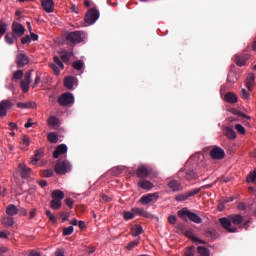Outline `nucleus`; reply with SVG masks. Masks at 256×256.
Masks as SVG:
<instances>
[{
    "label": "nucleus",
    "mask_w": 256,
    "mask_h": 256,
    "mask_svg": "<svg viewBox=\"0 0 256 256\" xmlns=\"http://www.w3.org/2000/svg\"><path fill=\"white\" fill-rule=\"evenodd\" d=\"M177 215H178L179 219H181L182 221H185V222H188V219H189L191 222H193L195 224L203 223V219L196 213L190 211V209L187 207L179 210L177 212Z\"/></svg>",
    "instance_id": "nucleus-1"
},
{
    "label": "nucleus",
    "mask_w": 256,
    "mask_h": 256,
    "mask_svg": "<svg viewBox=\"0 0 256 256\" xmlns=\"http://www.w3.org/2000/svg\"><path fill=\"white\" fill-rule=\"evenodd\" d=\"M83 40L84 33L82 31H72L66 35V41L73 45L80 44Z\"/></svg>",
    "instance_id": "nucleus-2"
},
{
    "label": "nucleus",
    "mask_w": 256,
    "mask_h": 256,
    "mask_svg": "<svg viewBox=\"0 0 256 256\" xmlns=\"http://www.w3.org/2000/svg\"><path fill=\"white\" fill-rule=\"evenodd\" d=\"M58 175H64L71 170V165L68 161H58L54 168Z\"/></svg>",
    "instance_id": "nucleus-3"
},
{
    "label": "nucleus",
    "mask_w": 256,
    "mask_h": 256,
    "mask_svg": "<svg viewBox=\"0 0 256 256\" xmlns=\"http://www.w3.org/2000/svg\"><path fill=\"white\" fill-rule=\"evenodd\" d=\"M100 13L97 9H90L85 16L86 24L93 25L99 19Z\"/></svg>",
    "instance_id": "nucleus-4"
},
{
    "label": "nucleus",
    "mask_w": 256,
    "mask_h": 256,
    "mask_svg": "<svg viewBox=\"0 0 256 256\" xmlns=\"http://www.w3.org/2000/svg\"><path fill=\"white\" fill-rule=\"evenodd\" d=\"M158 199H159L158 192L150 193L148 195L142 196L139 200V203H141V205H149V203H157Z\"/></svg>",
    "instance_id": "nucleus-5"
},
{
    "label": "nucleus",
    "mask_w": 256,
    "mask_h": 256,
    "mask_svg": "<svg viewBox=\"0 0 256 256\" xmlns=\"http://www.w3.org/2000/svg\"><path fill=\"white\" fill-rule=\"evenodd\" d=\"M219 223L221 226L228 232V233H236L237 228L232 227L233 224L231 222L230 216L228 217H222L219 219Z\"/></svg>",
    "instance_id": "nucleus-6"
},
{
    "label": "nucleus",
    "mask_w": 256,
    "mask_h": 256,
    "mask_svg": "<svg viewBox=\"0 0 256 256\" xmlns=\"http://www.w3.org/2000/svg\"><path fill=\"white\" fill-rule=\"evenodd\" d=\"M58 103L60 104V106H68L70 104H73V94H71V92H64V94H61V96H59Z\"/></svg>",
    "instance_id": "nucleus-7"
},
{
    "label": "nucleus",
    "mask_w": 256,
    "mask_h": 256,
    "mask_svg": "<svg viewBox=\"0 0 256 256\" xmlns=\"http://www.w3.org/2000/svg\"><path fill=\"white\" fill-rule=\"evenodd\" d=\"M200 193V189H193L185 193H180L175 196V201H187L190 197H193Z\"/></svg>",
    "instance_id": "nucleus-8"
},
{
    "label": "nucleus",
    "mask_w": 256,
    "mask_h": 256,
    "mask_svg": "<svg viewBox=\"0 0 256 256\" xmlns=\"http://www.w3.org/2000/svg\"><path fill=\"white\" fill-rule=\"evenodd\" d=\"M178 176L180 178H185L186 180H193V179H196L198 177V174L195 171L191 170V169H189V170L181 169L178 172Z\"/></svg>",
    "instance_id": "nucleus-9"
},
{
    "label": "nucleus",
    "mask_w": 256,
    "mask_h": 256,
    "mask_svg": "<svg viewBox=\"0 0 256 256\" xmlns=\"http://www.w3.org/2000/svg\"><path fill=\"white\" fill-rule=\"evenodd\" d=\"M14 104L11 100H1L0 102V117L3 118L7 116V109L13 108Z\"/></svg>",
    "instance_id": "nucleus-10"
},
{
    "label": "nucleus",
    "mask_w": 256,
    "mask_h": 256,
    "mask_svg": "<svg viewBox=\"0 0 256 256\" xmlns=\"http://www.w3.org/2000/svg\"><path fill=\"white\" fill-rule=\"evenodd\" d=\"M132 213H134V217H144L145 219H155V216L150 212L145 211L143 208H132Z\"/></svg>",
    "instance_id": "nucleus-11"
},
{
    "label": "nucleus",
    "mask_w": 256,
    "mask_h": 256,
    "mask_svg": "<svg viewBox=\"0 0 256 256\" xmlns=\"http://www.w3.org/2000/svg\"><path fill=\"white\" fill-rule=\"evenodd\" d=\"M17 68H23L29 64V57L25 53H20L16 56Z\"/></svg>",
    "instance_id": "nucleus-12"
},
{
    "label": "nucleus",
    "mask_w": 256,
    "mask_h": 256,
    "mask_svg": "<svg viewBox=\"0 0 256 256\" xmlns=\"http://www.w3.org/2000/svg\"><path fill=\"white\" fill-rule=\"evenodd\" d=\"M210 156H211V158H213L215 160H221V159L225 158V150L220 147H214L210 151Z\"/></svg>",
    "instance_id": "nucleus-13"
},
{
    "label": "nucleus",
    "mask_w": 256,
    "mask_h": 256,
    "mask_svg": "<svg viewBox=\"0 0 256 256\" xmlns=\"http://www.w3.org/2000/svg\"><path fill=\"white\" fill-rule=\"evenodd\" d=\"M12 33L15 34L16 37H22L25 33V28L22 24L18 22L12 23Z\"/></svg>",
    "instance_id": "nucleus-14"
},
{
    "label": "nucleus",
    "mask_w": 256,
    "mask_h": 256,
    "mask_svg": "<svg viewBox=\"0 0 256 256\" xmlns=\"http://www.w3.org/2000/svg\"><path fill=\"white\" fill-rule=\"evenodd\" d=\"M149 175H150V171H149V169H148L146 166H144V165L139 166V167L137 168V170H136V176H137L138 178H141L142 180L148 178Z\"/></svg>",
    "instance_id": "nucleus-15"
},
{
    "label": "nucleus",
    "mask_w": 256,
    "mask_h": 256,
    "mask_svg": "<svg viewBox=\"0 0 256 256\" xmlns=\"http://www.w3.org/2000/svg\"><path fill=\"white\" fill-rule=\"evenodd\" d=\"M41 6L44 11L48 14L54 12V1L53 0H41Z\"/></svg>",
    "instance_id": "nucleus-16"
},
{
    "label": "nucleus",
    "mask_w": 256,
    "mask_h": 256,
    "mask_svg": "<svg viewBox=\"0 0 256 256\" xmlns=\"http://www.w3.org/2000/svg\"><path fill=\"white\" fill-rule=\"evenodd\" d=\"M234 59H235V63L237 64V66L243 67L246 64V61L249 59V55H247V54H242V55L236 54L234 56Z\"/></svg>",
    "instance_id": "nucleus-17"
},
{
    "label": "nucleus",
    "mask_w": 256,
    "mask_h": 256,
    "mask_svg": "<svg viewBox=\"0 0 256 256\" xmlns=\"http://www.w3.org/2000/svg\"><path fill=\"white\" fill-rule=\"evenodd\" d=\"M229 217H230L231 223L234 226H240L244 222V216H242L240 214H232V215H229Z\"/></svg>",
    "instance_id": "nucleus-18"
},
{
    "label": "nucleus",
    "mask_w": 256,
    "mask_h": 256,
    "mask_svg": "<svg viewBox=\"0 0 256 256\" xmlns=\"http://www.w3.org/2000/svg\"><path fill=\"white\" fill-rule=\"evenodd\" d=\"M168 187L173 191V192H179L183 190L182 184L178 180H170L168 182Z\"/></svg>",
    "instance_id": "nucleus-19"
},
{
    "label": "nucleus",
    "mask_w": 256,
    "mask_h": 256,
    "mask_svg": "<svg viewBox=\"0 0 256 256\" xmlns=\"http://www.w3.org/2000/svg\"><path fill=\"white\" fill-rule=\"evenodd\" d=\"M20 175L23 179L28 178L31 174V169L28 168L25 164L20 163L19 166Z\"/></svg>",
    "instance_id": "nucleus-20"
},
{
    "label": "nucleus",
    "mask_w": 256,
    "mask_h": 256,
    "mask_svg": "<svg viewBox=\"0 0 256 256\" xmlns=\"http://www.w3.org/2000/svg\"><path fill=\"white\" fill-rule=\"evenodd\" d=\"M68 148L65 144H61L57 146L56 150L53 153V156L55 159H58L60 155L65 154L67 152Z\"/></svg>",
    "instance_id": "nucleus-21"
},
{
    "label": "nucleus",
    "mask_w": 256,
    "mask_h": 256,
    "mask_svg": "<svg viewBox=\"0 0 256 256\" xmlns=\"http://www.w3.org/2000/svg\"><path fill=\"white\" fill-rule=\"evenodd\" d=\"M224 99L229 104H235L238 102V96H236V94L233 92H226Z\"/></svg>",
    "instance_id": "nucleus-22"
},
{
    "label": "nucleus",
    "mask_w": 256,
    "mask_h": 256,
    "mask_svg": "<svg viewBox=\"0 0 256 256\" xmlns=\"http://www.w3.org/2000/svg\"><path fill=\"white\" fill-rule=\"evenodd\" d=\"M138 186L144 190H151L152 188H154V184L151 181H148L146 179L139 180Z\"/></svg>",
    "instance_id": "nucleus-23"
},
{
    "label": "nucleus",
    "mask_w": 256,
    "mask_h": 256,
    "mask_svg": "<svg viewBox=\"0 0 256 256\" xmlns=\"http://www.w3.org/2000/svg\"><path fill=\"white\" fill-rule=\"evenodd\" d=\"M246 86L249 91H253L254 86H255V75L254 74L248 75V77L246 78Z\"/></svg>",
    "instance_id": "nucleus-24"
},
{
    "label": "nucleus",
    "mask_w": 256,
    "mask_h": 256,
    "mask_svg": "<svg viewBox=\"0 0 256 256\" xmlns=\"http://www.w3.org/2000/svg\"><path fill=\"white\" fill-rule=\"evenodd\" d=\"M144 233L143 227L141 225H136L130 229V234L132 237H138Z\"/></svg>",
    "instance_id": "nucleus-25"
},
{
    "label": "nucleus",
    "mask_w": 256,
    "mask_h": 256,
    "mask_svg": "<svg viewBox=\"0 0 256 256\" xmlns=\"http://www.w3.org/2000/svg\"><path fill=\"white\" fill-rule=\"evenodd\" d=\"M19 210L14 204H10L6 208V215H9L10 217H13L15 215H18Z\"/></svg>",
    "instance_id": "nucleus-26"
},
{
    "label": "nucleus",
    "mask_w": 256,
    "mask_h": 256,
    "mask_svg": "<svg viewBox=\"0 0 256 256\" xmlns=\"http://www.w3.org/2000/svg\"><path fill=\"white\" fill-rule=\"evenodd\" d=\"M51 196L55 201H62L65 197V194L61 190H54Z\"/></svg>",
    "instance_id": "nucleus-27"
},
{
    "label": "nucleus",
    "mask_w": 256,
    "mask_h": 256,
    "mask_svg": "<svg viewBox=\"0 0 256 256\" xmlns=\"http://www.w3.org/2000/svg\"><path fill=\"white\" fill-rule=\"evenodd\" d=\"M5 41L8 45H13L17 41V37L13 32H10L5 35Z\"/></svg>",
    "instance_id": "nucleus-28"
},
{
    "label": "nucleus",
    "mask_w": 256,
    "mask_h": 256,
    "mask_svg": "<svg viewBox=\"0 0 256 256\" xmlns=\"http://www.w3.org/2000/svg\"><path fill=\"white\" fill-rule=\"evenodd\" d=\"M64 86L71 90L73 89V86H74V78L72 76H67L64 78Z\"/></svg>",
    "instance_id": "nucleus-29"
},
{
    "label": "nucleus",
    "mask_w": 256,
    "mask_h": 256,
    "mask_svg": "<svg viewBox=\"0 0 256 256\" xmlns=\"http://www.w3.org/2000/svg\"><path fill=\"white\" fill-rule=\"evenodd\" d=\"M197 253L200 256H210V249L205 246H198L197 247Z\"/></svg>",
    "instance_id": "nucleus-30"
},
{
    "label": "nucleus",
    "mask_w": 256,
    "mask_h": 256,
    "mask_svg": "<svg viewBox=\"0 0 256 256\" xmlns=\"http://www.w3.org/2000/svg\"><path fill=\"white\" fill-rule=\"evenodd\" d=\"M224 134L226 135V137H228L231 140L236 138V133L233 129H231V127H226L224 129Z\"/></svg>",
    "instance_id": "nucleus-31"
},
{
    "label": "nucleus",
    "mask_w": 256,
    "mask_h": 256,
    "mask_svg": "<svg viewBox=\"0 0 256 256\" xmlns=\"http://www.w3.org/2000/svg\"><path fill=\"white\" fill-rule=\"evenodd\" d=\"M16 106L20 109H31L33 108V102H17Z\"/></svg>",
    "instance_id": "nucleus-32"
},
{
    "label": "nucleus",
    "mask_w": 256,
    "mask_h": 256,
    "mask_svg": "<svg viewBox=\"0 0 256 256\" xmlns=\"http://www.w3.org/2000/svg\"><path fill=\"white\" fill-rule=\"evenodd\" d=\"M43 156V152L41 150H37L35 155L32 157L31 164L35 165Z\"/></svg>",
    "instance_id": "nucleus-33"
},
{
    "label": "nucleus",
    "mask_w": 256,
    "mask_h": 256,
    "mask_svg": "<svg viewBox=\"0 0 256 256\" xmlns=\"http://www.w3.org/2000/svg\"><path fill=\"white\" fill-rule=\"evenodd\" d=\"M246 181L248 183H255L256 184V168L248 174V176L246 178Z\"/></svg>",
    "instance_id": "nucleus-34"
},
{
    "label": "nucleus",
    "mask_w": 256,
    "mask_h": 256,
    "mask_svg": "<svg viewBox=\"0 0 256 256\" xmlns=\"http://www.w3.org/2000/svg\"><path fill=\"white\" fill-rule=\"evenodd\" d=\"M62 207V201L61 200H53L51 201V209H54V211H58Z\"/></svg>",
    "instance_id": "nucleus-35"
},
{
    "label": "nucleus",
    "mask_w": 256,
    "mask_h": 256,
    "mask_svg": "<svg viewBox=\"0 0 256 256\" xmlns=\"http://www.w3.org/2000/svg\"><path fill=\"white\" fill-rule=\"evenodd\" d=\"M23 76H24L23 70L19 69L14 72L12 80L17 82V81L21 80L23 78Z\"/></svg>",
    "instance_id": "nucleus-36"
},
{
    "label": "nucleus",
    "mask_w": 256,
    "mask_h": 256,
    "mask_svg": "<svg viewBox=\"0 0 256 256\" xmlns=\"http://www.w3.org/2000/svg\"><path fill=\"white\" fill-rule=\"evenodd\" d=\"M196 254V247L195 246H190L185 248L184 255L185 256H195Z\"/></svg>",
    "instance_id": "nucleus-37"
},
{
    "label": "nucleus",
    "mask_w": 256,
    "mask_h": 256,
    "mask_svg": "<svg viewBox=\"0 0 256 256\" xmlns=\"http://www.w3.org/2000/svg\"><path fill=\"white\" fill-rule=\"evenodd\" d=\"M237 80H238V78H237V74L235 73V71H230L228 73L227 81L229 83H235Z\"/></svg>",
    "instance_id": "nucleus-38"
},
{
    "label": "nucleus",
    "mask_w": 256,
    "mask_h": 256,
    "mask_svg": "<svg viewBox=\"0 0 256 256\" xmlns=\"http://www.w3.org/2000/svg\"><path fill=\"white\" fill-rule=\"evenodd\" d=\"M47 139L52 144H56L58 142V136L54 132L49 133Z\"/></svg>",
    "instance_id": "nucleus-39"
},
{
    "label": "nucleus",
    "mask_w": 256,
    "mask_h": 256,
    "mask_svg": "<svg viewBox=\"0 0 256 256\" xmlns=\"http://www.w3.org/2000/svg\"><path fill=\"white\" fill-rule=\"evenodd\" d=\"M7 33V23L0 20V37H3Z\"/></svg>",
    "instance_id": "nucleus-40"
},
{
    "label": "nucleus",
    "mask_w": 256,
    "mask_h": 256,
    "mask_svg": "<svg viewBox=\"0 0 256 256\" xmlns=\"http://www.w3.org/2000/svg\"><path fill=\"white\" fill-rule=\"evenodd\" d=\"M73 232H74L73 226L65 227V228L63 229V236H64V237L70 236V235L73 234Z\"/></svg>",
    "instance_id": "nucleus-41"
},
{
    "label": "nucleus",
    "mask_w": 256,
    "mask_h": 256,
    "mask_svg": "<svg viewBox=\"0 0 256 256\" xmlns=\"http://www.w3.org/2000/svg\"><path fill=\"white\" fill-rule=\"evenodd\" d=\"M73 67L75 70L80 71L84 67V63L82 60H77V61L73 62Z\"/></svg>",
    "instance_id": "nucleus-42"
},
{
    "label": "nucleus",
    "mask_w": 256,
    "mask_h": 256,
    "mask_svg": "<svg viewBox=\"0 0 256 256\" xmlns=\"http://www.w3.org/2000/svg\"><path fill=\"white\" fill-rule=\"evenodd\" d=\"M29 84H30V82H26L23 80L20 81V86L24 93H27L29 91Z\"/></svg>",
    "instance_id": "nucleus-43"
},
{
    "label": "nucleus",
    "mask_w": 256,
    "mask_h": 256,
    "mask_svg": "<svg viewBox=\"0 0 256 256\" xmlns=\"http://www.w3.org/2000/svg\"><path fill=\"white\" fill-rule=\"evenodd\" d=\"M3 224H4L5 227H13L15 222L13 221V218L8 217V218L4 219Z\"/></svg>",
    "instance_id": "nucleus-44"
},
{
    "label": "nucleus",
    "mask_w": 256,
    "mask_h": 256,
    "mask_svg": "<svg viewBox=\"0 0 256 256\" xmlns=\"http://www.w3.org/2000/svg\"><path fill=\"white\" fill-rule=\"evenodd\" d=\"M46 216L49 218V221H50L52 224H56L57 219H56V217L52 214V212H51L50 210H47V211H46Z\"/></svg>",
    "instance_id": "nucleus-45"
},
{
    "label": "nucleus",
    "mask_w": 256,
    "mask_h": 256,
    "mask_svg": "<svg viewBox=\"0 0 256 256\" xmlns=\"http://www.w3.org/2000/svg\"><path fill=\"white\" fill-rule=\"evenodd\" d=\"M41 82V75L39 72L36 73L34 83L32 84V88H36Z\"/></svg>",
    "instance_id": "nucleus-46"
},
{
    "label": "nucleus",
    "mask_w": 256,
    "mask_h": 256,
    "mask_svg": "<svg viewBox=\"0 0 256 256\" xmlns=\"http://www.w3.org/2000/svg\"><path fill=\"white\" fill-rule=\"evenodd\" d=\"M138 244H139L138 241H131V242H129V243L127 244L126 249H127L128 251H132L135 247L138 246Z\"/></svg>",
    "instance_id": "nucleus-47"
},
{
    "label": "nucleus",
    "mask_w": 256,
    "mask_h": 256,
    "mask_svg": "<svg viewBox=\"0 0 256 256\" xmlns=\"http://www.w3.org/2000/svg\"><path fill=\"white\" fill-rule=\"evenodd\" d=\"M53 61L55 62V65H57L61 69H64V64H63L62 60L58 56H54L53 57Z\"/></svg>",
    "instance_id": "nucleus-48"
},
{
    "label": "nucleus",
    "mask_w": 256,
    "mask_h": 256,
    "mask_svg": "<svg viewBox=\"0 0 256 256\" xmlns=\"http://www.w3.org/2000/svg\"><path fill=\"white\" fill-rule=\"evenodd\" d=\"M190 240L193 242V243H198L200 245H206V241L200 239V238H197L195 236H191L190 237Z\"/></svg>",
    "instance_id": "nucleus-49"
},
{
    "label": "nucleus",
    "mask_w": 256,
    "mask_h": 256,
    "mask_svg": "<svg viewBox=\"0 0 256 256\" xmlns=\"http://www.w3.org/2000/svg\"><path fill=\"white\" fill-rule=\"evenodd\" d=\"M48 124L50 126H57L59 124V120L56 117L52 116L48 119Z\"/></svg>",
    "instance_id": "nucleus-50"
},
{
    "label": "nucleus",
    "mask_w": 256,
    "mask_h": 256,
    "mask_svg": "<svg viewBox=\"0 0 256 256\" xmlns=\"http://www.w3.org/2000/svg\"><path fill=\"white\" fill-rule=\"evenodd\" d=\"M134 217H135V214L132 210L131 212H124L125 221H130V219H134Z\"/></svg>",
    "instance_id": "nucleus-51"
},
{
    "label": "nucleus",
    "mask_w": 256,
    "mask_h": 256,
    "mask_svg": "<svg viewBox=\"0 0 256 256\" xmlns=\"http://www.w3.org/2000/svg\"><path fill=\"white\" fill-rule=\"evenodd\" d=\"M70 57H71L70 53L67 52V51H65L64 54L61 55V60H62L64 63H67V62H69Z\"/></svg>",
    "instance_id": "nucleus-52"
},
{
    "label": "nucleus",
    "mask_w": 256,
    "mask_h": 256,
    "mask_svg": "<svg viewBox=\"0 0 256 256\" xmlns=\"http://www.w3.org/2000/svg\"><path fill=\"white\" fill-rule=\"evenodd\" d=\"M59 215H60L61 219L63 220V223L68 221V219L70 217L69 212H60Z\"/></svg>",
    "instance_id": "nucleus-53"
},
{
    "label": "nucleus",
    "mask_w": 256,
    "mask_h": 256,
    "mask_svg": "<svg viewBox=\"0 0 256 256\" xmlns=\"http://www.w3.org/2000/svg\"><path fill=\"white\" fill-rule=\"evenodd\" d=\"M32 71H33V70L27 71V72L25 73L24 79H23L22 81L30 83V82H31Z\"/></svg>",
    "instance_id": "nucleus-54"
},
{
    "label": "nucleus",
    "mask_w": 256,
    "mask_h": 256,
    "mask_svg": "<svg viewBox=\"0 0 256 256\" xmlns=\"http://www.w3.org/2000/svg\"><path fill=\"white\" fill-rule=\"evenodd\" d=\"M206 238H213L215 236V232L213 230L207 229L204 233Z\"/></svg>",
    "instance_id": "nucleus-55"
},
{
    "label": "nucleus",
    "mask_w": 256,
    "mask_h": 256,
    "mask_svg": "<svg viewBox=\"0 0 256 256\" xmlns=\"http://www.w3.org/2000/svg\"><path fill=\"white\" fill-rule=\"evenodd\" d=\"M50 67L52 68V70L54 71V74L55 75H60V70H59V68H58V66L55 64V63H51L50 64Z\"/></svg>",
    "instance_id": "nucleus-56"
},
{
    "label": "nucleus",
    "mask_w": 256,
    "mask_h": 256,
    "mask_svg": "<svg viewBox=\"0 0 256 256\" xmlns=\"http://www.w3.org/2000/svg\"><path fill=\"white\" fill-rule=\"evenodd\" d=\"M21 43L23 45H26V44H30L31 43V38L29 35H26L24 36L22 39H21Z\"/></svg>",
    "instance_id": "nucleus-57"
},
{
    "label": "nucleus",
    "mask_w": 256,
    "mask_h": 256,
    "mask_svg": "<svg viewBox=\"0 0 256 256\" xmlns=\"http://www.w3.org/2000/svg\"><path fill=\"white\" fill-rule=\"evenodd\" d=\"M235 129L237 130L238 133H240V134H242V135L245 134V128H244L242 125L237 124V125L235 126Z\"/></svg>",
    "instance_id": "nucleus-58"
},
{
    "label": "nucleus",
    "mask_w": 256,
    "mask_h": 256,
    "mask_svg": "<svg viewBox=\"0 0 256 256\" xmlns=\"http://www.w3.org/2000/svg\"><path fill=\"white\" fill-rule=\"evenodd\" d=\"M233 114H234V115H237V116H239V117L245 118V119H247V120H250V119H251L249 116H246L244 113H242V112H240V111H237V110H235V111L233 112Z\"/></svg>",
    "instance_id": "nucleus-59"
},
{
    "label": "nucleus",
    "mask_w": 256,
    "mask_h": 256,
    "mask_svg": "<svg viewBox=\"0 0 256 256\" xmlns=\"http://www.w3.org/2000/svg\"><path fill=\"white\" fill-rule=\"evenodd\" d=\"M168 222H169L170 225H175L176 222H177V217L174 216V215H170V216L168 217Z\"/></svg>",
    "instance_id": "nucleus-60"
},
{
    "label": "nucleus",
    "mask_w": 256,
    "mask_h": 256,
    "mask_svg": "<svg viewBox=\"0 0 256 256\" xmlns=\"http://www.w3.org/2000/svg\"><path fill=\"white\" fill-rule=\"evenodd\" d=\"M241 97L243 99H249V97H250L249 92H247V90H245V88H242V90H241Z\"/></svg>",
    "instance_id": "nucleus-61"
},
{
    "label": "nucleus",
    "mask_w": 256,
    "mask_h": 256,
    "mask_svg": "<svg viewBox=\"0 0 256 256\" xmlns=\"http://www.w3.org/2000/svg\"><path fill=\"white\" fill-rule=\"evenodd\" d=\"M53 174H54V172H53L52 169H47V170H45V171L43 172V175H44V177H46V178H49V177L53 176Z\"/></svg>",
    "instance_id": "nucleus-62"
},
{
    "label": "nucleus",
    "mask_w": 256,
    "mask_h": 256,
    "mask_svg": "<svg viewBox=\"0 0 256 256\" xmlns=\"http://www.w3.org/2000/svg\"><path fill=\"white\" fill-rule=\"evenodd\" d=\"M18 213H19L20 215H22V216L28 215L27 210H26L25 208H23V207L18 208Z\"/></svg>",
    "instance_id": "nucleus-63"
},
{
    "label": "nucleus",
    "mask_w": 256,
    "mask_h": 256,
    "mask_svg": "<svg viewBox=\"0 0 256 256\" xmlns=\"http://www.w3.org/2000/svg\"><path fill=\"white\" fill-rule=\"evenodd\" d=\"M22 142L25 146H29V144H30V140L27 136L22 137Z\"/></svg>",
    "instance_id": "nucleus-64"
}]
</instances>
